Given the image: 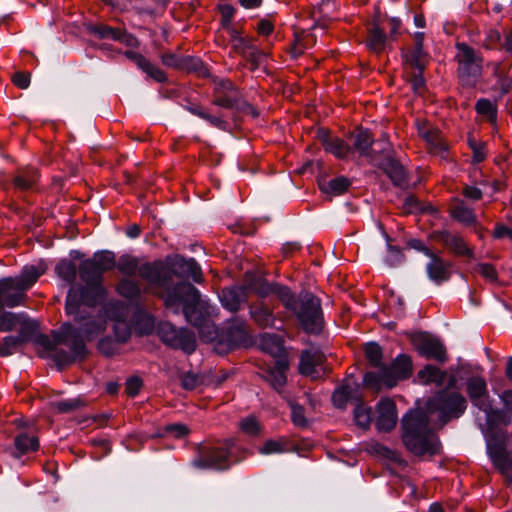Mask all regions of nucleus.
Instances as JSON below:
<instances>
[{
  "instance_id": "nucleus-1",
  "label": "nucleus",
  "mask_w": 512,
  "mask_h": 512,
  "mask_svg": "<svg viewBox=\"0 0 512 512\" xmlns=\"http://www.w3.org/2000/svg\"><path fill=\"white\" fill-rule=\"evenodd\" d=\"M138 275L152 285L160 288V298L163 299L166 308L175 314L180 310L186 320L194 326H200L201 316L196 308L200 301V293L196 287L186 281L171 284V273L162 262H146L140 264Z\"/></svg>"
},
{
  "instance_id": "nucleus-2",
  "label": "nucleus",
  "mask_w": 512,
  "mask_h": 512,
  "mask_svg": "<svg viewBox=\"0 0 512 512\" xmlns=\"http://www.w3.org/2000/svg\"><path fill=\"white\" fill-rule=\"evenodd\" d=\"M401 427L403 444L415 456H434L440 453L441 443L430 428V420L425 411H409L403 417Z\"/></svg>"
},
{
  "instance_id": "nucleus-3",
  "label": "nucleus",
  "mask_w": 512,
  "mask_h": 512,
  "mask_svg": "<svg viewBox=\"0 0 512 512\" xmlns=\"http://www.w3.org/2000/svg\"><path fill=\"white\" fill-rule=\"evenodd\" d=\"M52 339L46 334H38L35 343L45 350L55 351L53 360L59 368L83 360L88 354L86 344L79 331L71 323H63L59 331L52 332Z\"/></svg>"
},
{
  "instance_id": "nucleus-4",
  "label": "nucleus",
  "mask_w": 512,
  "mask_h": 512,
  "mask_svg": "<svg viewBox=\"0 0 512 512\" xmlns=\"http://www.w3.org/2000/svg\"><path fill=\"white\" fill-rule=\"evenodd\" d=\"M79 277L85 285H72L66 297L67 314L78 312L81 305L95 307L105 294L102 285L103 274L90 259L84 260L78 267Z\"/></svg>"
},
{
  "instance_id": "nucleus-5",
  "label": "nucleus",
  "mask_w": 512,
  "mask_h": 512,
  "mask_svg": "<svg viewBox=\"0 0 512 512\" xmlns=\"http://www.w3.org/2000/svg\"><path fill=\"white\" fill-rule=\"evenodd\" d=\"M412 375V359L409 355L400 354L390 365L381 366L378 372L369 371L364 375V385L374 390L382 386L393 388L399 381Z\"/></svg>"
},
{
  "instance_id": "nucleus-6",
  "label": "nucleus",
  "mask_w": 512,
  "mask_h": 512,
  "mask_svg": "<svg viewBox=\"0 0 512 512\" xmlns=\"http://www.w3.org/2000/svg\"><path fill=\"white\" fill-rule=\"evenodd\" d=\"M292 312L307 333L318 334L321 332L323 327L321 303L312 293L301 292Z\"/></svg>"
},
{
  "instance_id": "nucleus-7",
  "label": "nucleus",
  "mask_w": 512,
  "mask_h": 512,
  "mask_svg": "<svg viewBox=\"0 0 512 512\" xmlns=\"http://www.w3.org/2000/svg\"><path fill=\"white\" fill-rule=\"evenodd\" d=\"M458 63L457 73L463 85L474 86L482 74L483 58L476 50L466 43L456 44Z\"/></svg>"
},
{
  "instance_id": "nucleus-8",
  "label": "nucleus",
  "mask_w": 512,
  "mask_h": 512,
  "mask_svg": "<svg viewBox=\"0 0 512 512\" xmlns=\"http://www.w3.org/2000/svg\"><path fill=\"white\" fill-rule=\"evenodd\" d=\"M466 399L458 392L442 390L428 402L431 412H439L441 426L451 419L459 418L466 410Z\"/></svg>"
},
{
  "instance_id": "nucleus-9",
  "label": "nucleus",
  "mask_w": 512,
  "mask_h": 512,
  "mask_svg": "<svg viewBox=\"0 0 512 512\" xmlns=\"http://www.w3.org/2000/svg\"><path fill=\"white\" fill-rule=\"evenodd\" d=\"M232 445V441H227L223 447L200 445L197 450V456L193 460V466L199 469H229L231 466L230 448Z\"/></svg>"
},
{
  "instance_id": "nucleus-10",
  "label": "nucleus",
  "mask_w": 512,
  "mask_h": 512,
  "mask_svg": "<svg viewBox=\"0 0 512 512\" xmlns=\"http://www.w3.org/2000/svg\"><path fill=\"white\" fill-rule=\"evenodd\" d=\"M80 306L78 312L73 313L74 321L79 324L75 327L83 341H92L106 330L109 307L105 305L96 314H91Z\"/></svg>"
},
{
  "instance_id": "nucleus-11",
  "label": "nucleus",
  "mask_w": 512,
  "mask_h": 512,
  "mask_svg": "<svg viewBox=\"0 0 512 512\" xmlns=\"http://www.w3.org/2000/svg\"><path fill=\"white\" fill-rule=\"evenodd\" d=\"M157 335L164 344L171 348L181 349L188 354L196 349L194 332L185 328H177L170 322H160L157 326Z\"/></svg>"
},
{
  "instance_id": "nucleus-12",
  "label": "nucleus",
  "mask_w": 512,
  "mask_h": 512,
  "mask_svg": "<svg viewBox=\"0 0 512 512\" xmlns=\"http://www.w3.org/2000/svg\"><path fill=\"white\" fill-rule=\"evenodd\" d=\"M413 347L420 355L427 359H434L440 363L447 361L446 348L439 340L428 332H415L409 335Z\"/></svg>"
},
{
  "instance_id": "nucleus-13",
  "label": "nucleus",
  "mask_w": 512,
  "mask_h": 512,
  "mask_svg": "<svg viewBox=\"0 0 512 512\" xmlns=\"http://www.w3.org/2000/svg\"><path fill=\"white\" fill-rule=\"evenodd\" d=\"M251 343L248 325L245 320L233 318L229 320L223 328L219 344H225L228 350L248 346Z\"/></svg>"
},
{
  "instance_id": "nucleus-14",
  "label": "nucleus",
  "mask_w": 512,
  "mask_h": 512,
  "mask_svg": "<svg viewBox=\"0 0 512 512\" xmlns=\"http://www.w3.org/2000/svg\"><path fill=\"white\" fill-rule=\"evenodd\" d=\"M212 104L225 109H234L241 99L239 88L229 79L213 77Z\"/></svg>"
},
{
  "instance_id": "nucleus-15",
  "label": "nucleus",
  "mask_w": 512,
  "mask_h": 512,
  "mask_svg": "<svg viewBox=\"0 0 512 512\" xmlns=\"http://www.w3.org/2000/svg\"><path fill=\"white\" fill-rule=\"evenodd\" d=\"M277 360L272 367H269L262 374V378L268 382L276 391H280L286 384V371L288 369V361L285 354L284 347L275 345L274 350Z\"/></svg>"
},
{
  "instance_id": "nucleus-16",
  "label": "nucleus",
  "mask_w": 512,
  "mask_h": 512,
  "mask_svg": "<svg viewBox=\"0 0 512 512\" xmlns=\"http://www.w3.org/2000/svg\"><path fill=\"white\" fill-rule=\"evenodd\" d=\"M418 135L426 142L430 153L443 156L448 146L444 141L441 131L426 120H417Z\"/></svg>"
},
{
  "instance_id": "nucleus-17",
  "label": "nucleus",
  "mask_w": 512,
  "mask_h": 512,
  "mask_svg": "<svg viewBox=\"0 0 512 512\" xmlns=\"http://www.w3.org/2000/svg\"><path fill=\"white\" fill-rule=\"evenodd\" d=\"M168 269L171 277L175 275L183 279L191 278L196 283H202L204 280L201 267L193 258L186 259L183 256L176 255Z\"/></svg>"
},
{
  "instance_id": "nucleus-18",
  "label": "nucleus",
  "mask_w": 512,
  "mask_h": 512,
  "mask_svg": "<svg viewBox=\"0 0 512 512\" xmlns=\"http://www.w3.org/2000/svg\"><path fill=\"white\" fill-rule=\"evenodd\" d=\"M432 238L435 241L442 243L449 251L453 252L457 256H464L470 259L474 258L473 250L459 234L452 233L448 230L435 231L432 234Z\"/></svg>"
},
{
  "instance_id": "nucleus-19",
  "label": "nucleus",
  "mask_w": 512,
  "mask_h": 512,
  "mask_svg": "<svg viewBox=\"0 0 512 512\" xmlns=\"http://www.w3.org/2000/svg\"><path fill=\"white\" fill-rule=\"evenodd\" d=\"M466 391L471 403L480 410H486L488 403L492 402L483 377L472 376L467 380Z\"/></svg>"
},
{
  "instance_id": "nucleus-20",
  "label": "nucleus",
  "mask_w": 512,
  "mask_h": 512,
  "mask_svg": "<svg viewBox=\"0 0 512 512\" xmlns=\"http://www.w3.org/2000/svg\"><path fill=\"white\" fill-rule=\"evenodd\" d=\"M376 427L379 431L389 432L397 423L396 405L389 398L381 399L377 404Z\"/></svg>"
},
{
  "instance_id": "nucleus-21",
  "label": "nucleus",
  "mask_w": 512,
  "mask_h": 512,
  "mask_svg": "<svg viewBox=\"0 0 512 512\" xmlns=\"http://www.w3.org/2000/svg\"><path fill=\"white\" fill-rule=\"evenodd\" d=\"M316 137L323 145L324 149L337 158L343 159L351 152V146L349 144L339 137L332 136L327 130L319 129Z\"/></svg>"
},
{
  "instance_id": "nucleus-22",
  "label": "nucleus",
  "mask_w": 512,
  "mask_h": 512,
  "mask_svg": "<svg viewBox=\"0 0 512 512\" xmlns=\"http://www.w3.org/2000/svg\"><path fill=\"white\" fill-rule=\"evenodd\" d=\"M326 361L325 354L317 347L311 346L301 352L299 372L309 376L316 372V368L322 366Z\"/></svg>"
},
{
  "instance_id": "nucleus-23",
  "label": "nucleus",
  "mask_w": 512,
  "mask_h": 512,
  "mask_svg": "<svg viewBox=\"0 0 512 512\" xmlns=\"http://www.w3.org/2000/svg\"><path fill=\"white\" fill-rule=\"evenodd\" d=\"M46 267L43 264L26 266L22 270L21 274L16 278H4L5 280H11L10 290H27L29 289L38 278L44 274Z\"/></svg>"
},
{
  "instance_id": "nucleus-24",
  "label": "nucleus",
  "mask_w": 512,
  "mask_h": 512,
  "mask_svg": "<svg viewBox=\"0 0 512 512\" xmlns=\"http://www.w3.org/2000/svg\"><path fill=\"white\" fill-rule=\"evenodd\" d=\"M219 297L224 308L236 312L239 310L241 303L247 299L246 288L243 286L223 288Z\"/></svg>"
},
{
  "instance_id": "nucleus-25",
  "label": "nucleus",
  "mask_w": 512,
  "mask_h": 512,
  "mask_svg": "<svg viewBox=\"0 0 512 512\" xmlns=\"http://www.w3.org/2000/svg\"><path fill=\"white\" fill-rule=\"evenodd\" d=\"M386 43L387 36L384 30L380 27L377 20H373L367 28L365 40L367 49L372 53L380 54L385 50Z\"/></svg>"
},
{
  "instance_id": "nucleus-26",
  "label": "nucleus",
  "mask_w": 512,
  "mask_h": 512,
  "mask_svg": "<svg viewBox=\"0 0 512 512\" xmlns=\"http://www.w3.org/2000/svg\"><path fill=\"white\" fill-rule=\"evenodd\" d=\"M429 258L431 259L427 265L429 278L437 284L449 280L451 276V264L435 253L429 256Z\"/></svg>"
},
{
  "instance_id": "nucleus-27",
  "label": "nucleus",
  "mask_w": 512,
  "mask_h": 512,
  "mask_svg": "<svg viewBox=\"0 0 512 512\" xmlns=\"http://www.w3.org/2000/svg\"><path fill=\"white\" fill-rule=\"evenodd\" d=\"M380 168L391 179L395 186L399 188L408 187L407 173L399 161L389 157L381 163Z\"/></svg>"
},
{
  "instance_id": "nucleus-28",
  "label": "nucleus",
  "mask_w": 512,
  "mask_h": 512,
  "mask_svg": "<svg viewBox=\"0 0 512 512\" xmlns=\"http://www.w3.org/2000/svg\"><path fill=\"white\" fill-rule=\"evenodd\" d=\"M249 314L254 323L260 328L274 326L275 317L273 309L263 302H255L249 306Z\"/></svg>"
},
{
  "instance_id": "nucleus-29",
  "label": "nucleus",
  "mask_w": 512,
  "mask_h": 512,
  "mask_svg": "<svg viewBox=\"0 0 512 512\" xmlns=\"http://www.w3.org/2000/svg\"><path fill=\"white\" fill-rule=\"evenodd\" d=\"M245 288L256 293L260 297H267L272 294L276 283H269L259 274L247 271L244 274Z\"/></svg>"
},
{
  "instance_id": "nucleus-30",
  "label": "nucleus",
  "mask_w": 512,
  "mask_h": 512,
  "mask_svg": "<svg viewBox=\"0 0 512 512\" xmlns=\"http://www.w3.org/2000/svg\"><path fill=\"white\" fill-rule=\"evenodd\" d=\"M350 140L352 141L351 151H358L362 156H368L370 154V148L374 139L368 129L356 128L350 134Z\"/></svg>"
},
{
  "instance_id": "nucleus-31",
  "label": "nucleus",
  "mask_w": 512,
  "mask_h": 512,
  "mask_svg": "<svg viewBox=\"0 0 512 512\" xmlns=\"http://www.w3.org/2000/svg\"><path fill=\"white\" fill-rule=\"evenodd\" d=\"M451 217L465 225H474L477 222L473 209L466 206L464 201L455 199L450 209Z\"/></svg>"
},
{
  "instance_id": "nucleus-32",
  "label": "nucleus",
  "mask_w": 512,
  "mask_h": 512,
  "mask_svg": "<svg viewBox=\"0 0 512 512\" xmlns=\"http://www.w3.org/2000/svg\"><path fill=\"white\" fill-rule=\"evenodd\" d=\"M447 373L440 370L438 367L427 364L418 372V378L424 384L434 383L437 386L445 384Z\"/></svg>"
},
{
  "instance_id": "nucleus-33",
  "label": "nucleus",
  "mask_w": 512,
  "mask_h": 512,
  "mask_svg": "<svg viewBox=\"0 0 512 512\" xmlns=\"http://www.w3.org/2000/svg\"><path fill=\"white\" fill-rule=\"evenodd\" d=\"M14 446L16 449V453H14V455L16 457H21L27 453L37 451L39 448V441L35 436H31L27 433H21L15 437Z\"/></svg>"
},
{
  "instance_id": "nucleus-34",
  "label": "nucleus",
  "mask_w": 512,
  "mask_h": 512,
  "mask_svg": "<svg viewBox=\"0 0 512 512\" xmlns=\"http://www.w3.org/2000/svg\"><path fill=\"white\" fill-rule=\"evenodd\" d=\"M486 414L485 427H499L500 425L507 426L511 423V418L503 409H494L492 402L488 403V408L482 410Z\"/></svg>"
},
{
  "instance_id": "nucleus-35",
  "label": "nucleus",
  "mask_w": 512,
  "mask_h": 512,
  "mask_svg": "<svg viewBox=\"0 0 512 512\" xmlns=\"http://www.w3.org/2000/svg\"><path fill=\"white\" fill-rule=\"evenodd\" d=\"M187 110L190 113H192L193 115L206 120L212 126L218 128L220 130L226 131L228 129L229 124L226 120H224L221 116H216V115L210 114L206 109H204L200 105L193 104V105L187 107Z\"/></svg>"
},
{
  "instance_id": "nucleus-36",
  "label": "nucleus",
  "mask_w": 512,
  "mask_h": 512,
  "mask_svg": "<svg viewBox=\"0 0 512 512\" xmlns=\"http://www.w3.org/2000/svg\"><path fill=\"white\" fill-rule=\"evenodd\" d=\"M38 179V173L34 168L27 167L18 170L13 179L16 188L24 191L33 187Z\"/></svg>"
},
{
  "instance_id": "nucleus-37",
  "label": "nucleus",
  "mask_w": 512,
  "mask_h": 512,
  "mask_svg": "<svg viewBox=\"0 0 512 512\" xmlns=\"http://www.w3.org/2000/svg\"><path fill=\"white\" fill-rule=\"evenodd\" d=\"M405 63L413 71H424L428 64V54L423 49L414 48L405 54Z\"/></svg>"
},
{
  "instance_id": "nucleus-38",
  "label": "nucleus",
  "mask_w": 512,
  "mask_h": 512,
  "mask_svg": "<svg viewBox=\"0 0 512 512\" xmlns=\"http://www.w3.org/2000/svg\"><path fill=\"white\" fill-rule=\"evenodd\" d=\"M351 182L344 176L336 177L328 182L320 183L319 188L323 193L341 195L350 187Z\"/></svg>"
},
{
  "instance_id": "nucleus-39",
  "label": "nucleus",
  "mask_w": 512,
  "mask_h": 512,
  "mask_svg": "<svg viewBox=\"0 0 512 512\" xmlns=\"http://www.w3.org/2000/svg\"><path fill=\"white\" fill-rule=\"evenodd\" d=\"M96 265L98 270L104 275L116 267V257L111 251H100L93 255L90 259Z\"/></svg>"
},
{
  "instance_id": "nucleus-40",
  "label": "nucleus",
  "mask_w": 512,
  "mask_h": 512,
  "mask_svg": "<svg viewBox=\"0 0 512 512\" xmlns=\"http://www.w3.org/2000/svg\"><path fill=\"white\" fill-rule=\"evenodd\" d=\"M116 267L121 274L131 277L139 272L140 264L138 258L124 254L116 261Z\"/></svg>"
},
{
  "instance_id": "nucleus-41",
  "label": "nucleus",
  "mask_w": 512,
  "mask_h": 512,
  "mask_svg": "<svg viewBox=\"0 0 512 512\" xmlns=\"http://www.w3.org/2000/svg\"><path fill=\"white\" fill-rule=\"evenodd\" d=\"M77 271L75 263L67 259L61 260L55 267L57 275L71 286L74 285Z\"/></svg>"
},
{
  "instance_id": "nucleus-42",
  "label": "nucleus",
  "mask_w": 512,
  "mask_h": 512,
  "mask_svg": "<svg viewBox=\"0 0 512 512\" xmlns=\"http://www.w3.org/2000/svg\"><path fill=\"white\" fill-rule=\"evenodd\" d=\"M117 292L121 296L133 300L140 297L141 288L138 282H135L129 278H123L117 284Z\"/></svg>"
},
{
  "instance_id": "nucleus-43",
  "label": "nucleus",
  "mask_w": 512,
  "mask_h": 512,
  "mask_svg": "<svg viewBox=\"0 0 512 512\" xmlns=\"http://www.w3.org/2000/svg\"><path fill=\"white\" fill-rule=\"evenodd\" d=\"M354 388L349 384H344L336 389L332 395V402L337 408H345L347 402L351 399L359 400L358 397L353 395Z\"/></svg>"
},
{
  "instance_id": "nucleus-44",
  "label": "nucleus",
  "mask_w": 512,
  "mask_h": 512,
  "mask_svg": "<svg viewBox=\"0 0 512 512\" xmlns=\"http://www.w3.org/2000/svg\"><path fill=\"white\" fill-rule=\"evenodd\" d=\"M272 294L277 295L284 307L290 311L294 309L298 302V297H295L288 287L278 283L275 284Z\"/></svg>"
},
{
  "instance_id": "nucleus-45",
  "label": "nucleus",
  "mask_w": 512,
  "mask_h": 512,
  "mask_svg": "<svg viewBox=\"0 0 512 512\" xmlns=\"http://www.w3.org/2000/svg\"><path fill=\"white\" fill-rule=\"evenodd\" d=\"M182 71L194 72L201 77L208 76V70L201 59L193 56H184Z\"/></svg>"
},
{
  "instance_id": "nucleus-46",
  "label": "nucleus",
  "mask_w": 512,
  "mask_h": 512,
  "mask_svg": "<svg viewBox=\"0 0 512 512\" xmlns=\"http://www.w3.org/2000/svg\"><path fill=\"white\" fill-rule=\"evenodd\" d=\"M87 30L99 39L115 40L118 38L117 33H119V28H113L104 24H91L87 27Z\"/></svg>"
},
{
  "instance_id": "nucleus-47",
  "label": "nucleus",
  "mask_w": 512,
  "mask_h": 512,
  "mask_svg": "<svg viewBox=\"0 0 512 512\" xmlns=\"http://www.w3.org/2000/svg\"><path fill=\"white\" fill-rule=\"evenodd\" d=\"M487 444L506 445L507 432L500 427H485L483 431Z\"/></svg>"
},
{
  "instance_id": "nucleus-48",
  "label": "nucleus",
  "mask_w": 512,
  "mask_h": 512,
  "mask_svg": "<svg viewBox=\"0 0 512 512\" xmlns=\"http://www.w3.org/2000/svg\"><path fill=\"white\" fill-rule=\"evenodd\" d=\"M290 450L289 443L286 439L280 438L278 440H267L264 445L259 449L261 454L283 453Z\"/></svg>"
},
{
  "instance_id": "nucleus-49",
  "label": "nucleus",
  "mask_w": 512,
  "mask_h": 512,
  "mask_svg": "<svg viewBox=\"0 0 512 512\" xmlns=\"http://www.w3.org/2000/svg\"><path fill=\"white\" fill-rule=\"evenodd\" d=\"M365 356L371 366L377 367L379 370H381V366H385L382 364V348L377 343L372 342L366 345Z\"/></svg>"
},
{
  "instance_id": "nucleus-50",
  "label": "nucleus",
  "mask_w": 512,
  "mask_h": 512,
  "mask_svg": "<svg viewBox=\"0 0 512 512\" xmlns=\"http://www.w3.org/2000/svg\"><path fill=\"white\" fill-rule=\"evenodd\" d=\"M85 406V402L81 398L66 399L51 403V407L59 413H69Z\"/></svg>"
},
{
  "instance_id": "nucleus-51",
  "label": "nucleus",
  "mask_w": 512,
  "mask_h": 512,
  "mask_svg": "<svg viewBox=\"0 0 512 512\" xmlns=\"http://www.w3.org/2000/svg\"><path fill=\"white\" fill-rule=\"evenodd\" d=\"M354 419L359 427L367 429L372 420L371 408L364 404H358L354 409Z\"/></svg>"
},
{
  "instance_id": "nucleus-52",
  "label": "nucleus",
  "mask_w": 512,
  "mask_h": 512,
  "mask_svg": "<svg viewBox=\"0 0 512 512\" xmlns=\"http://www.w3.org/2000/svg\"><path fill=\"white\" fill-rule=\"evenodd\" d=\"M475 110L478 114L487 117L491 122L496 120L497 108L489 99H479L475 104Z\"/></svg>"
},
{
  "instance_id": "nucleus-53",
  "label": "nucleus",
  "mask_w": 512,
  "mask_h": 512,
  "mask_svg": "<svg viewBox=\"0 0 512 512\" xmlns=\"http://www.w3.org/2000/svg\"><path fill=\"white\" fill-rule=\"evenodd\" d=\"M24 343V339L18 336H6L0 344V356H9Z\"/></svg>"
},
{
  "instance_id": "nucleus-54",
  "label": "nucleus",
  "mask_w": 512,
  "mask_h": 512,
  "mask_svg": "<svg viewBox=\"0 0 512 512\" xmlns=\"http://www.w3.org/2000/svg\"><path fill=\"white\" fill-rule=\"evenodd\" d=\"M369 451L377 456H380L384 459H387V460H390L393 462L400 461V456L396 451L391 450L390 448H388L380 443L371 444Z\"/></svg>"
},
{
  "instance_id": "nucleus-55",
  "label": "nucleus",
  "mask_w": 512,
  "mask_h": 512,
  "mask_svg": "<svg viewBox=\"0 0 512 512\" xmlns=\"http://www.w3.org/2000/svg\"><path fill=\"white\" fill-rule=\"evenodd\" d=\"M265 57L266 54L255 45H253V47L243 58L250 64L251 70H256L263 63Z\"/></svg>"
},
{
  "instance_id": "nucleus-56",
  "label": "nucleus",
  "mask_w": 512,
  "mask_h": 512,
  "mask_svg": "<svg viewBox=\"0 0 512 512\" xmlns=\"http://www.w3.org/2000/svg\"><path fill=\"white\" fill-rule=\"evenodd\" d=\"M114 333L118 342L125 343L131 336V328L125 320H115Z\"/></svg>"
},
{
  "instance_id": "nucleus-57",
  "label": "nucleus",
  "mask_w": 512,
  "mask_h": 512,
  "mask_svg": "<svg viewBox=\"0 0 512 512\" xmlns=\"http://www.w3.org/2000/svg\"><path fill=\"white\" fill-rule=\"evenodd\" d=\"M19 323V316L12 312H4L0 314V331H12Z\"/></svg>"
},
{
  "instance_id": "nucleus-58",
  "label": "nucleus",
  "mask_w": 512,
  "mask_h": 512,
  "mask_svg": "<svg viewBox=\"0 0 512 512\" xmlns=\"http://www.w3.org/2000/svg\"><path fill=\"white\" fill-rule=\"evenodd\" d=\"M141 70L156 82L162 83L167 80L166 74L149 60L142 66Z\"/></svg>"
},
{
  "instance_id": "nucleus-59",
  "label": "nucleus",
  "mask_w": 512,
  "mask_h": 512,
  "mask_svg": "<svg viewBox=\"0 0 512 512\" xmlns=\"http://www.w3.org/2000/svg\"><path fill=\"white\" fill-rule=\"evenodd\" d=\"M253 39L248 37H243L240 40H237L231 46V53L235 55H240L244 57L248 51L253 47Z\"/></svg>"
},
{
  "instance_id": "nucleus-60",
  "label": "nucleus",
  "mask_w": 512,
  "mask_h": 512,
  "mask_svg": "<svg viewBox=\"0 0 512 512\" xmlns=\"http://www.w3.org/2000/svg\"><path fill=\"white\" fill-rule=\"evenodd\" d=\"M25 291L26 290H15V292L10 293V290H8L3 297L4 306L12 308L22 304L26 297Z\"/></svg>"
},
{
  "instance_id": "nucleus-61",
  "label": "nucleus",
  "mask_w": 512,
  "mask_h": 512,
  "mask_svg": "<svg viewBox=\"0 0 512 512\" xmlns=\"http://www.w3.org/2000/svg\"><path fill=\"white\" fill-rule=\"evenodd\" d=\"M423 72L424 71H412L411 73H408V81L410 82L412 89L418 94H422L425 91Z\"/></svg>"
},
{
  "instance_id": "nucleus-62",
  "label": "nucleus",
  "mask_w": 512,
  "mask_h": 512,
  "mask_svg": "<svg viewBox=\"0 0 512 512\" xmlns=\"http://www.w3.org/2000/svg\"><path fill=\"white\" fill-rule=\"evenodd\" d=\"M183 58L184 56L175 54V53H164L161 56L162 63L167 66L177 70H181L183 68Z\"/></svg>"
},
{
  "instance_id": "nucleus-63",
  "label": "nucleus",
  "mask_w": 512,
  "mask_h": 512,
  "mask_svg": "<svg viewBox=\"0 0 512 512\" xmlns=\"http://www.w3.org/2000/svg\"><path fill=\"white\" fill-rule=\"evenodd\" d=\"M474 269L477 273H479L482 277L490 282H495L497 280V271L492 264L480 263Z\"/></svg>"
},
{
  "instance_id": "nucleus-64",
  "label": "nucleus",
  "mask_w": 512,
  "mask_h": 512,
  "mask_svg": "<svg viewBox=\"0 0 512 512\" xmlns=\"http://www.w3.org/2000/svg\"><path fill=\"white\" fill-rule=\"evenodd\" d=\"M292 411V421L296 426L304 427L307 423L305 418L304 408L294 402H290Z\"/></svg>"
}]
</instances>
